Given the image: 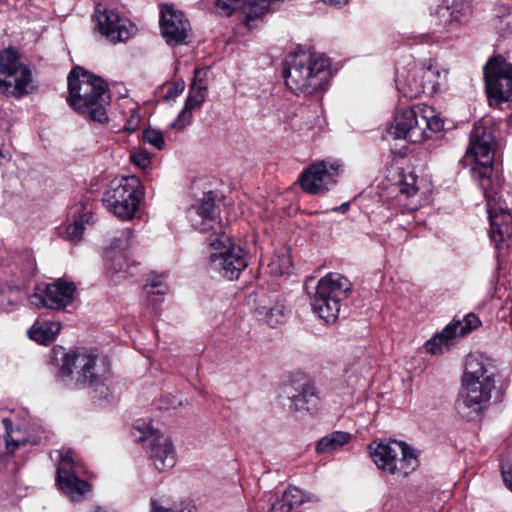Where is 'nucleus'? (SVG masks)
Returning a JSON list of instances; mask_svg holds the SVG:
<instances>
[{
	"mask_svg": "<svg viewBox=\"0 0 512 512\" xmlns=\"http://www.w3.org/2000/svg\"><path fill=\"white\" fill-rule=\"evenodd\" d=\"M419 120V107L399 109L387 133L394 139H404L412 143L420 142L422 141V128Z\"/></svg>",
	"mask_w": 512,
	"mask_h": 512,
	"instance_id": "obj_19",
	"label": "nucleus"
},
{
	"mask_svg": "<svg viewBox=\"0 0 512 512\" xmlns=\"http://www.w3.org/2000/svg\"><path fill=\"white\" fill-rule=\"evenodd\" d=\"M418 191L417 176L413 173L403 175L399 185V192L407 198L413 197Z\"/></svg>",
	"mask_w": 512,
	"mask_h": 512,
	"instance_id": "obj_34",
	"label": "nucleus"
},
{
	"mask_svg": "<svg viewBox=\"0 0 512 512\" xmlns=\"http://www.w3.org/2000/svg\"><path fill=\"white\" fill-rule=\"evenodd\" d=\"M68 89L67 102L77 113L99 123L108 120L110 93L103 79L78 66L68 76Z\"/></svg>",
	"mask_w": 512,
	"mask_h": 512,
	"instance_id": "obj_4",
	"label": "nucleus"
},
{
	"mask_svg": "<svg viewBox=\"0 0 512 512\" xmlns=\"http://www.w3.org/2000/svg\"><path fill=\"white\" fill-rule=\"evenodd\" d=\"M75 290L74 283L58 279L44 289L36 287L29 300L37 308L63 309L72 303Z\"/></svg>",
	"mask_w": 512,
	"mask_h": 512,
	"instance_id": "obj_16",
	"label": "nucleus"
},
{
	"mask_svg": "<svg viewBox=\"0 0 512 512\" xmlns=\"http://www.w3.org/2000/svg\"><path fill=\"white\" fill-rule=\"evenodd\" d=\"M291 408L295 411H310L317 405L318 398L315 388L309 384H303L297 393L289 395Z\"/></svg>",
	"mask_w": 512,
	"mask_h": 512,
	"instance_id": "obj_29",
	"label": "nucleus"
},
{
	"mask_svg": "<svg viewBox=\"0 0 512 512\" xmlns=\"http://www.w3.org/2000/svg\"><path fill=\"white\" fill-rule=\"evenodd\" d=\"M160 24L167 43L172 45L186 43L190 23L182 11L176 10L172 5L163 6Z\"/></svg>",
	"mask_w": 512,
	"mask_h": 512,
	"instance_id": "obj_20",
	"label": "nucleus"
},
{
	"mask_svg": "<svg viewBox=\"0 0 512 512\" xmlns=\"http://www.w3.org/2000/svg\"><path fill=\"white\" fill-rule=\"evenodd\" d=\"M412 40V43L419 44V43H439L440 36L435 33H421L418 35H412L409 37V40Z\"/></svg>",
	"mask_w": 512,
	"mask_h": 512,
	"instance_id": "obj_42",
	"label": "nucleus"
},
{
	"mask_svg": "<svg viewBox=\"0 0 512 512\" xmlns=\"http://www.w3.org/2000/svg\"><path fill=\"white\" fill-rule=\"evenodd\" d=\"M5 430V446L7 454H13L18 448L26 445H38L48 438V432L38 423H32L27 428V435L24 437H13L11 433L12 421L9 418L2 419Z\"/></svg>",
	"mask_w": 512,
	"mask_h": 512,
	"instance_id": "obj_22",
	"label": "nucleus"
},
{
	"mask_svg": "<svg viewBox=\"0 0 512 512\" xmlns=\"http://www.w3.org/2000/svg\"><path fill=\"white\" fill-rule=\"evenodd\" d=\"M340 169L341 165L336 161H317L302 172L300 185L310 194H323L335 185Z\"/></svg>",
	"mask_w": 512,
	"mask_h": 512,
	"instance_id": "obj_14",
	"label": "nucleus"
},
{
	"mask_svg": "<svg viewBox=\"0 0 512 512\" xmlns=\"http://www.w3.org/2000/svg\"><path fill=\"white\" fill-rule=\"evenodd\" d=\"M140 119L136 115H131L130 119L127 121V124L124 126V130L128 132H133L137 129L139 125Z\"/></svg>",
	"mask_w": 512,
	"mask_h": 512,
	"instance_id": "obj_45",
	"label": "nucleus"
},
{
	"mask_svg": "<svg viewBox=\"0 0 512 512\" xmlns=\"http://www.w3.org/2000/svg\"><path fill=\"white\" fill-rule=\"evenodd\" d=\"M352 436L348 432L334 431L322 437L316 445L317 453L333 452L346 445Z\"/></svg>",
	"mask_w": 512,
	"mask_h": 512,
	"instance_id": "obj_30",
	"label": "nucleus"
},
{
	"mask_svg": "<svg viewBox=\"0 0 512 512\" xmlns=\"http://www.w3.org/2000/svg\"><path fill=\"white\" fill-rule=\"evenodd\" d=\"M431 71L424 69H411L409 71H398L396 77V87L404 97L414 99L420 97L426 92L427 85L422 79Z\"/></svg>",
	"mask_w": 512,
	"mask_h": 512,
	"instance_id": "obj_25",
	"label": "nucleus"
},
{
	"mask_svg": "<svg viewBox=\"0 0 512 512\" xmlns=\"http://www.w3.org/2000/svg\"><path fill=\"white\" fill-rule=\"evenodd\" d=\"M145 289L149 296V301L152 302V296L164 295L166 293L167 286L164 283L163 278L161 276H154L148 279L145 285Z\"/></svg>",
	"mask_w": 512,
	"mask_h": 512,
	"instance_id": "obj_35",
	"label": "nucleus"
},
{
	"mask_svg": "<svg viewBox=\"0 0 512 512\" xmlns=\"http://www.w3.org/2000/svg\"><path fill=\"white\" fill-rule=\"evenodd\" d=\"M209 247L210 270L228 280L238 279L247 267V259L241 247L235 245L225 232L211 233L206 239Z\"/></svg>",
	"mask_w": 512,
	"mask_h": 512,
	"instance_id": "obj_6",
	"label": "nucleus"
},
{
	"mask_svg": "<svg viewBox=\"0 0 512 512\" xmlns=\"http://www.w3.org/2000/svg\"><path fill=\"white\" fill-rule=\"evenodd\" d=\"M109 368L104 359L86 349L67 353L59 368L58 377L64 385L74 389L92 388V398L99 403L111 396L105 381Z\"/></svg>",
	"mask_w": 512,
	"mask_h": 512,
	"instance_id": "obj_3",
	"label": "nucleus"
},
{
	"mask_svg": "<svg viewBox=\"0 0 512 512\" xmlns=\"http://www.w3.org/2000/svg\"><path fill=\"white\" fill-rule=\"evenodd\" d=\"M481 325L479 317L473 313H469L462 320L454 319L449 323L441 333L425 343V349L431 354H437L448 349L454 343L457 336H464Z\"/></svg>",
	"mask_w": 512,
	"mask_h": 512,
	"instance_id": "obj_17",
	"label": "nucleus"
},
{
	"mask_svg": "<svg viewBox=\"0 0 512 512\" xmlns=\"http://www.w3.org/2000/svg\"><path fill=\"white\" fill-rule=\"evenodd\" d=\"M324 4L340 8L344 5H346L349 0H321Z\"/></svg>",
	"mask_w": 512,
	"mask_h": 512,
	"instance_id": "obj_46",
	"label": "nucleus"
},
{
	"mask_svg": "<svg viewBox=\"0 0 512 512\" xmlns=\"http://www.w3.org/2000/svg\"><path fill=\"white\" fill-rule=\"evenodd\" d=\"M437 14L443 19L444 33L446 39L458 38L461 28L469 21L470 7L461 2L449 6L440 7Z\"/></svg>",
	"mask_w": 512,
	"mask_h": 512,
	"instance_id": "obj_23",
	"label": "nucleus"
},
{
	"mask_svg": "<svg viewBox=\"0 0 512 512\" xmlns=\"http://www.w3.org/2000/svg\"><path fill=\"white\" fill-rule=\"evenodd\" d=\"M319 500L316 494L302 491L297 487H289L281 498L272 504L270 512H291L294 507Z\"/></svg>",
	"mask_w": 512,
	"mask_h": 512,
	"instance_id": "obj_26",
	"label": "nucleus"
},
{
	"mask_svg": "<svg viewBox=\"0 0 512 512\" xmlns=\"http://www.w3.org/2000/svg\"><path fill=\"white\" fill-rule=\"evenodd\" d=\"M95 19L99 32L113 43L126 41L136 32L135 25L129 19L108 5H97Z\"/></svg>",
	"mask_w": 512,
	"mask_h": 512,
	"instance_id": "obj_13",
	"label": "nucleus"
},
{
	"mask_svg": "<svg viewBox=\"0 0 512 512\" xmlns=\"http://www.w3.org/2000/svg\"><path fill=\"white\" fill-rule=\"evenodd\" d=\"M131 161L138 167L145 169L151 163V156L145 150L134 151L130 156Z\"/></svg>",
	"mask_w": 512,
	"mask_h": 512,
	"instance_id": "obj_40",
	"label": "nucleus"
},
{
	"mask_svg": "<svg viewBox=\"0 0 512 512\" xmlns=\"http://www.w3.org/2000/svg\"><path fill=\"white\" fill-rule=\"evenodd\" d=\"M34 90L31 70L19 61L17 52L8 48L0 52V92L22 97Z\"/></svg>",
	"mask_w": 512,
	"mask_h": 512,
	"instance_id": "obj_11",
	"label": "nucleus"
},
{
	"mask_svg": "<svg viewBox=\"0 0 512 512\" xmlns=\"http://www.w3.org/2000/svg\"><path fill=\"white\" fill-rule=\"evenodd\" d=\"M134 434L139 442L144 443L146 452L153 462L154 467L160 471H166L174 467L176 452L171 437L158 429L153 428L150 422L139 420L134 425Z\"/></svg>",
	"mask_w": 512,
	"mask_h": 512,
	"instance_id": "obj_10",
	"label": "nucleus"
},
{
	"mask_svg": "<svg viewBox=\"0 0 512 512\" xmlns=\"http://www.w3.org/2000/svg\"><path fill=\"white\" fill-rule=\"evenodd\" d=\"M292 268V258L288 250H281L268 263L269 273L273 276L288 274Z\"/></svg>",
	"mask_w": 512,
	"mask_h": 512,
	"instance_id": "obj_31",
	"label": "nucleus"
},
{
	"mask_svg": "<svg viewBox=\"0 0 512 512\" xmlns=\"http://www.w3.org/2000/svg\"><path fill=\"white\" fill-rule=\"evenodd\" d=\"M495 375L496 368L489 358L483 355L468 356L462 386L455 402V409L462 418L474 420L487 408L495 388Z\"/></svg>",
	"mask_w": 512,
	"mask_h": 512,
	"instance_id": "obj_2",
	"label": "nucleus"
},
{
	"mask_svg": "<svg viewBox=\"0 0 512 512\" xmlns=\"http://www.w3.org/2000/svg\"><path fill=\"white\" fill-rule=\"evenodd\" d=\"M420 124L422 128V140L426 137V129L439 132L443 129V121L436 115L431 107H419Z\"/></svg>",
	"mask_w": 512,
	"mask_h": 512,
	"instance_id": "obj_32",
	"label": "nucleus"
},
{
	"mask_svg": "<svg viewBox=\"0 0 512 512\" xmlns=\"http://www.w3.org/2000/svg\"><path fill=\"white\" fill-rule=\"evenodd\" d=\"M144 142L155 147L157 150H162L165 147V140L163 133L160 130L148 128L143 132Z\"/></svg>",
	"mask_w": 512,
	"mask_h": 512,
	"instance_id": "obj_37",
	"label": "nucleus"
},
{
	"mask_svg": "<svg viewBox=\"0 0 512 512\" xmlns=\"http://www.w3.org/2000/svg\"><path fill=\"white\" fill-rule=\"evenodd\" d=\"M150 512H193V506L189 503H181L173 507H166L158 500L152 498L150 501Z\"/></svg>",
	"mask_w": 512,
	"mask_h": 512,
	"instance_id": "obj_36",
	"label": "nucleus"
},
{
	"mask_svg": "<svg viewBox=\"0 0 512 512\" xmlns=\"http://www.w3.org/2000/svg\"><path fill=\"white\" fill-rule=\"evenodd\" d=\"M255 314L258 320L264 321L272 328L284 323L288 317L286 306L280 300L270 305H258Z\"/></svg>",
	"mask_w": 512,
	"mask_h": 512,
	"instance_id": "obj_27",
	"label": "nucleus"
},
{
	"mask_svg": "<svg viewBox=\"0 0 512 512\" xmlns=\"http://www.w3.org/2000/svg\"><path fill=\"white\" fill-rule=\"evenodd\" d=\"M485 89L489 104L499 105L512 97V64L502 56H495L483 68Z\"/></svg>",
	"mask_w": 512,
	"mask_h": 512,
	"instance_id": "obj_12",
	"label": "nucleus"
},
{
	"mask_svg": "<svg viewBox=\"0 0 512 512\" xmlns=\"http://www.w3.org/2000/svg\"><path fill=\"white\" fill-rule=\"evenodd\" d=\"M144 195L138 177L126 176L112 180L102 198L103 205L115 216L130 219L138 209Z\"/></svg>",
	"mask_w": 512,
	"mask_h": 512,
	"instance_id": "obj_9",
	"label": "nucleus"
},
{
	"mask_svg": "<svg viewBox=\"0 0 512 512\" xmlns=\"http://www.w3.org/2000/svg\"><path fill=\"white\" fill-rule=\"evenodd\" d=\"M59 456L57 485L72 501H79L89 491L90 485L80 479L81 466L73 460L71 451L60 453Z\"/></svg>",
	"mask_w": 512,
	"mask_h": 512,
	"instance_id": "obj_15",
	"label": "nucleus"
},
{
	"mask_svg": "<svg viewBox=\"0 0 512 512\" xmlns=\"http://www.w3.org/2000/svg\"><path fill=\"white\" fill-rule=\"evenodd\" d=\"M495 27L503 36L512 35V9L505 7L499 8Z\"/></svg>",
	"mask_w": 512,
	"mask_h": 512,
	"instance_id": "obj_33",
	"label": "nucleus"
},
{
	"mask_svg": "<svg viewBox=\"0 0 512 512\" xmlns=\"http://www.w3.org/2000/svg\"><path fill=\"white\" fill-rule=\"evenodd\" d=\"M329 59L311 52H300L289 57L284 69L286 85L296 94L312 95L326 89L330 76Z\"/></svg>",
	"mask_w": 512,
	"mask_h": 512,
	"instance_id": "obj_5",
	"label": "nucleus"
},
{
	"mask_svg": "<svg viewBox=\"0 0 512 512\" xmlns=\"http://www.w3.org/2000/svg\"><path fill=\"white\" fill-rule=\"evenodd\" d=\"M181 405H182L181 398H179L178 396L168 394V395H164L161 397L159 408L168 410V409H175Z\"/></svg>",
	"mask_w": 512,
	"mask_h": 512,
	"instance_id": "obj_41",
	"label": "nucleus"
},
{
	"mask_svg": "<svg viewBox=\"0 0 512 512\" xmlns=\"http://www.w3.org/2000/svg\"><path fill=\"white\" fill-rule=\"evenodd\" d=\"M60 329L61 325L59 322L46 321L41 323L37 321L30 328L28 334L32 340L47 345L55 339Z\"/></svg>",
	"mask_w": 512,
	"mask_h": 512,
	"instance_id": "obj_28",
	"label": "nucleus"
},
{
	"mask_svg": "<svg viewBox=\"0 0 512 512\" xmlns=\"http://www.w3.org/2000/svg\"><path fill=\"white\" fill-rule=\"evenodd\" d=\"M215 195L208 192L201 201L192 205L188 210V217L195 230L200 232H223L219 221V207L215 203Z\"/></svg>",
	"mask_w": 512,
	"mask_h": 512,
	"instance_id": "obj_18",
	"label": "nucleus"
},
{
	"mask_svg": "<svg viewBox=\"0 0 512 512\" xmlns=\"http://www.w3.org/2000/svg\"><path fill=\"white\" fill-rule=\"evenodd\" d=\"M184 88H185L184 82L173 83L168 87L164 98L167 100L175 99L184 91Z\"/></svg>",
	"mask_w": 512,
	"mask_h": 512,
	"instance_id": "obj_43",
	"label": "nucleus"
},
{
	"mask_svg": "<svg viewBox=\"0 0 512 512\" xmlns=\"http://www.w3.org/2000/svg\"><path fill=\"white\" fill-rule=\"evenodd\" d=\"M132 238V232L130 229H124L121 231L120 236L115 238L112 242L113 249L125 250L130 247Z\"/></svg>",
	"mask_w": 512,
	"mask_h": 512,
	"instance_id": "obj_39",
	"label": "nucleus"
},
{
	"mask_svg": "<svg viewBox=\"0 0 512 512\" xmlns=\"http://www.w3.org/2000/svg\"><path fill=\"white\" fill-rule=\"evenodd\" d=\"M239 0H216L215 7L220 15L231 16L236 9Z\"/></svg>",
	"mask_w": 512,
	"mask_h": 512,
	"instance_id": "obj_38",
	"label": "nucleus"
},
{
	"mask_svg": "<svg viewBox=\"0 0 512 512\" xmlns=\"http://www.w3.org/2000/svg\"><path fill=\"white\" fill-rule=\"evenodd\" d=\"M71 223L65 226L63 236L70 242L78 243L82 240L85 225L92 219V204L89 201H80L74 204L68 214Z\"/></svg>",
	"mask_w": 512,
	"mask_h": 512,
	"instance_id": "obj_24",
	"label": "nucleus"
},
{
	"mask_svg": "<svg viewBox=\"0 0 512 512\" xmlns=\"http://www.w3.org/2000/svg\"><path fill=\"white\" fill-rule=\"evenodd\" d=\"M372 460L376 466L392 475L402 477L412 473L419 464L414 450L404 442H372L369 445Z\"/></svg>",
	"mask_w": 512,
	"mask_h": 512,
	"instance_id": "obj_8",
	"label": "nucleus"
},
{
	"mask_svg": "<svg viewBox=\"0 0 512 512\" xmlns=\"http://www.w3.org/2000/svg\"><path fill=\"white\" fill-rule=\"evenodd\" d=\"M474 156L471 167L472 177L478 181L487 200V212L490 221V238L497 249L498 257L504 255L512 236V215L501 202L498 191L501 180L494 172V137L484 126H474L470 134L468 150Z\"/></svg>",
	"mask_w": 512,
	"mask_h": 512,
	"instance_id": "obj_1",
	"label": "nucleus"
},
{
	"mask_svg": "<svg viewBox=\"0 0 512 512\" xmlns=\"http://www.w3.org/2000/svg\"><path fill=\"white\" fill-rule=\"evenodd\" d=\"M502 476L505 484L512 491V462L510 464L502 466Z\"/></svg>",
	"mask_w": 512,
	"mask_h": 512,
	"instance_id": "obj_44",
	"label": "nucleus"
},
{
	"mask_svg": "<svg viewBox=\"0 0 512 512\" xmlns=\"http://www.w3.org/2000/svg\"><path fill=\"white\" fill-rule=\"evenodd\" d=\"M350 281L341 274L329 273L322 277L310 296V305L315 314L326 323H334L340 312V302L351 291Z\"/></svg>",
	"mask_w": 512,
	"mask_h": 512,
	"instance_id": "obj_7",
	"label": "nucleus"
},
{
	"mask_svg": "<svg viewBox=\"0 0 512 512\" xmlns=\"http://www.w3.org/2000/svg\"><path fill=\"white\" fill-rule=\"evenodd\" d=\"M349 208V204L348 203H343L341 204L340 206L338 207H334L332 209L333 212H341V213H345Z\"/></svg>",
	"mask_w": 512,
	"mask_h": 512,
	"instance_id": "obj_47",
	"label": "nucleus"
},
{
	"mask_svg": "<svg viewBox=\"0 0 512 512\" xmlns=\"http://www.w3.org/2000/svg\"><path fill=\"white\" fill-rule=\"evenodd\" d=\"M206 72L207 70L203 68L195 70L194 79L190 85L185 106L179 113L177 119L170 124L171 128H177L179 130L185 128L190 123L192 110L200 107L204 102L207 85L204 83L202 75H205Z\"/></svg>",
	"mask_w": 512,
	"mask_h": 512,
	"instance_id": "obj_21",
	"label": "nucleus"
}]
</instances>
